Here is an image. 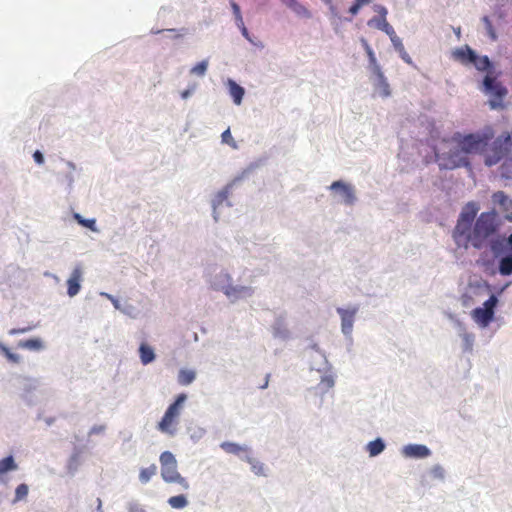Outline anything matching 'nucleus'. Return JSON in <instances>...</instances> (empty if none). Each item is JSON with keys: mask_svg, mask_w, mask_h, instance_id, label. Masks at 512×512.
<instances>
[{"mask_svg": "<svg viewBox=\"0 0 512 512\" xmlns=\"http://www.w3.org/2000/svg\"><path fill=\"white\" fill-rule=\"evenodd\" d=\"M507 241L506 238L503 236H497L496 238H492L490 240V248L492 252L497 255L506 248Z\"/></svg>", "mask_w": 512, "mask_h": 512, "instance_id": "4be33fe9", "label": "nucleus"}, {"mask_svg": "<svg viewBox=\"0 0 512 512\" xmlns=\"http://www.w3.org/2000/svg\"><path fill=\"white\" fill-rule=\"evenodd\" d=\"M454 59L463 65L472 64L478 71L494 72L493 66L488 56H478L469 46L456 49L453 52Z\"/></svg>", "mask_w": 512, "mask_h": 512, "instance_id": "0eeeda50", "label": "nucleus"}, {"mask_svg": "<svg viewBox=\"0 0 512 512\" xmlns=\"http://www.w3.org/2000/svg\"><path fill=\"white\" fill-rule=\"evenodd\" d=\"M482 20H483V22L485 24L486 32L489 35L490 39L495 41L497 39V34H496V31H495V29H494V27L492 25L491 20L489 19L488 16H484Z\"/></svg>", "mask_w": 512, "mask_h": 512, "instance_id": "2f4dec72", "label": "nucleus"}, {"mask_svg": "<svg viewBox=\"0 0 512 512\" xmlns=\"http://www.w3.org/2000/svg\"><path fill=\"white\" fill-rule=\"evenodd\" d=\"M283 1L289 5H292L295 2V0H283Z\"/></svg>", "mask_w": 512, "mask_h": 512, "instance_id": "3c124183", "label": "nucleus"}, {"mask_svg": "<svg viewBox=\"0 0 512 512\" xmlns=\"http://www.w3.org/2000/svg\"><path fill=\"white\" fill-rule=\"evenodd\" d=\"M0 352L7 358L8 361L12 363H19L21 357L18 354H15L10 351L9 348L0 343Z\"/></svg>", "mask_w": 512, "mask_h": 512, "instance_id": "c756f323", "label": "nucleus"}, {"mask_svg": "<svg viewBox=\"0 0 512 512\" xmlns=\"http://www.w3.org/2000/svg\"><path fill=\"white\" fill-rule=\"evenodd\" d=\"M82 279V269L80 267L74 268L71 276L67 280V293L70 297L77 295L80 291V281Z\"/></svg>", "mask_w": 512, "mask_h": 512, "instance_id": "4468645a", "label": "nucleus"}, {"mask_svg": "<svg viewBox=\"0 0 512 512\" xmlns=\"http://www.w3.org/2000/svg\"><path fill=\"white\" fill-rule=\"evenodd\" d=\"M221 447L228 453H232V454H238L242 448L236 444V443H231V442H224L221 444Z\"/></svg>", "mask_w": 512, "mask_h": 512, "instance_id": "473e14b6", "label": "nucleus"}, {"mask_svg": "<svg viewBox=\"0 0 512 512\" xmlns=\"http://www.w3.org/2000/svg\"><path fill=\"white\" fill-rule=\"evenodd\" d=\"M157 466L156 464H151L149 467L141 468L139 472V481L142 484H147L152 477H154L157 474Z\"/></svg>", "mask_w": 512, "mask_h": 512, "instance_id": "412c9836", "label": "nucleus"}, {"mask_svg": "<svg viewBox=\"0 0 512 512\" xmlns=\"http://www.w3.org/2000/svg\"><path fill=\"white\" fill-rule=\"evenodd\" d=\"M197 340V335L194 333V341Z\"/></svg>", "mask_w": 512, "mask_h": 512, "instance_id": "5fc2aeb1", "label": "nucleus"}, {"mask_svg": "<svg viewBox=\"0 0 512 512\" xmlns=\"http://www.w3.org/2000/svg\"><path fill=\"white\" fill-rule=\"evenodd\" d=\"M32 329V327H24V328H13L9 331V334L10 335H17V334H23V333H26L28 331H30Z\"/></svg>", "mask_w": 512, "mask_h": 512, "instance_id": "58836bf2", "label": "nucleus"}, {"mask_svg": "<svg viewBox=\"0 0 512 512\" xmlns=\"http://www.w3.org/2000/svg\"><path fill=\"white\" fill-rule=\"evenodd\" d=\"M232 188V184L226 185L221 191H219L215 197L213 198L212 204H213V210H214V218L217 220V209L221 207L224 203H227V205H230L228 203V197L230 194V190Z\"/></svg>", "mask_w": 512, "mask_h": 512, "instance_id": "dca6fc26", "label": "nucleus"}, {"mask_svg": "<svg viewBox=\"0 0 512 512\" xmlns=\"http://www.w3.org/2000/svg\"><path fill=\"white\" fill-rule=\"evenodd\" d=\"M18 468L13 456H7L0 460V475L5 474L8 471H13Z\"/></svg>", "mask_w": 512, "mask_h": 512, "instance_id": "5701e85b", "label": "nucleus"}, {"mask_svg": "<svg viewBox=\"0 0 512 512\" xmlns=\"http://www.w3.org/2000/svg\"><path fill=\"white\" fill-rule=\"evenodd\" d=\"M374 75L377 78V83L375 85L376 90L379 92V94L382 97H388L391 94L389 83L384 76L382 70L379 72L374 73Z\"/></svg>", "mask_w": 512, "mask_h": 512, "instance_id": "f3484780", "label": "nucleus"}, {"mask_svg": "<svg viewBox=\"0 0 512 512\" xmlns=\"http://www.w3.org/2000/svg\"><path fill=\"white\" fill-rule=\"evenodd\" d=\"M382 13H383V17L382 19L378 22V25L377 27L384 31L389 37H392L394 36L396 33L393 29V27L387 22L386 20V9L385 8H382Z\"/></svg>", "mask_w": 512, "mask_h": 512, "instance_id": "cd10ccee", "label": "nucleus"}, {"mask_svg": "<svg viewBox=\"0 0 512 512\" xmlns=\"http://www.w3.org/2000/svg\"><path fill=\"white\" fill-rule=\"evenodd\" d=\"M161 476L165 482H178L184 489L189 488L188 482L177 472V462L174 455L165 451L160 455Z\"/></svg>", "mask_w": 512, "mask_h": 512, "instance_id": "1a4fd4ad", "label": "nucleus"}, {"mask_svg": "<svg viewBox=\"0 0 512 512\" xmlns=\"http://www.w3.org/2000/svg\"><path fill=\"white\" fill-rule=\"evenodd\" d=\"M283 1L289 5H292L295 2V0H283Z\"/></svg>", "mask_w": 512, "mask_h": 512, "instance_id": "603ef678", "label": "nucleus"}, {"mask_svg": "<svg viewBox=\"0 0 512 512\" xmlns=\"http://www.w3.org/2000/svg\"><path fill=\"white\" fill-rule=\"evenodd\" d=\"M507 241V244H510L512 245V233L510 234V236L506 239Z\"/></svg>", "mask_w": 512, "mask_h": 512, "instance_id": "8fccbe9b", "label": "nucleus"}, {"mask_svg": "<svg viewBox=\"0 0 512 512\" xmlns=\"http://www.w3.org/2000/svg\"><path fill=\"white\" fill-rule=\"evenodd\" d=\"M400 57L408 64H412V60L408 53L406 52L405 48L402 51H399Z\"/></svg>", "mask_w": 512, "mask_h": 512, "instance_id": "37998d69", "label": "nucleus"}, {"mask_svg": "<svg viewBox=\"0 0 512 512\" xmlns=\"http://www.w3.org/2000/svg\"><path fill=\"white\" fill-rule=\"evenodd\" d=\"M499 173L504 179H512V131L493 138L484 152V163L491 167L498 163Z\"/></svg>", "mask_w": 512, "mask_h": 512, "instance_id": "f03ea898", "label": "nucleus"}, {"mask_svg": "<svg viewBox=\"0 0 512 512\" xmlns=\"http://www.w3.org/2000/svg\"><path fill=\"white\" fill-rule=\"evenodd\" d=\"M98 512H103L101 509V501H99Z\"/></svg>", "mask_w": 512, "mask_h": 512, "instance_id": "864d4df0", "label": "nucleus"}, {"mask_svg": "<svg viewBox=\"0 0 512 512\" xmlns=\"http://www.w3.org/2000/svg\"><path fill=\"white\" fill-rule=\"evenodd\" d=\"M28 492H29L28 485H26L24 483L18 485L15 489V497L13 499V503H16V502L26 499V497L28 496Z\"/></svg>", "mask_w": 512, "mask_h": 512, "instance_id": "c85d7f7f", "label": "nucleus"}, {"mask_svg": "<svg viewBox=\"0 0 512 512\" xmlns=\"http://www.w3.org/2000/svg\"><path fill=\"white\" fill-rule=\"evenodd\" d=\"M33 158L35 160V162L39 165L43 164L44 163V157H43V154L37 150L34 152L33 154Z\"/></svg>", "mask_w": 512, "mask_h": 512, "instance_id": "a19ab883", "label": "nucleus"}, {"mask_svg": "<svg viewBox=\"0 0 512 512\" xmlns=\"http://www.w3.org/2000/svg\"><path fill=\"white\" fill-rule=\"evenodd\" d=\"M331 190L339 191L343 198V202L347 205H352L355 201V194L353 188L343 183L342 181H335L330 186Z\"/></svg>", "mask_w": 512, "mask_h": 512, "instance_id": "f8f14e48", "label": "nucleus"}, {"mask_svg": "<svg viewBox=\"0 0 512 512\" xmlns=\"http://www.w3.org/2000/svg\"><path fill=\"white\" fill-rule=\"evenodd\" d=\"M482 91L490 96L489 106L491 109H504V99L508 94L507 88L497 79L494 72L485 75L482 82Z\"/></svg>", "mask_w": 512, "mask_h": 512, "instance_id": "39448f33", "label": "nucleus"}, {"mask_svg": "<svg viewBox=\"0 0 512 512\" xmlns=\"http://www.w3.org/2000/svg\"><path fill=\"white\" fill-rule=\"evenodd\" d=\"M498 299L495 295H491L483 304V307H477L472 311L473 319L481 326L486 327L494 317V308Z\"/></svg>", "mask_w": 512, "mask_h": 512, "instance_id": "9d476101", "label": "nucleus"}, {"mask_svg": "<svg viewBox=\"0 0 512 512\" xmlns=\"http://www.w3.org/2000/svg\"><path fill=\"white\" fill-rule=\"evenodd\" d=\"M361 8V5H359L358 3H354L350 8H349V12L352 14V15H356L358 12H359V9Z\"/></svg>", "mask_w": 512, "mask_h": 512, "instance_id": "c03bdc74", "label": "nucleus"}, {"mask_svg": "<svg viewBox=\"0 0 512 512\" xmlns=\"http://www.w3.org/2000/svg\"><path fill=\"white\" fill-rule=\"evenodd\" d=\"M494 138L492 127H486L481 132L461 135L456 133L452 137L455 147L448 151L435 150L436 160L442 169H455L458 167H470L468 154L481 153L484 155L485 149Z\"/></svg>", "mask_w": 512, "mask_h": 512, "instance_id": "f257e3e1", "label": "nucleus"}, {"mask_svg": "<svg viewBox=\"0 0 512 512\" xmlns=\"http://www.w3.org/2000/svg\"><path fill=\"white\" fill-rule=\"evenodd\" d=\"M492 201L499 206L501 212L505 213L508 220H512V200L503 191L493 193Z\"/></svg>", "mask_w": 512, "mask_h": 512, "instance_id": "9b49d317", "label": "nucleus"}, {"mask_svg": "<svg viewBox=\"0 0 512 512\" xmlns=\"http://www.w3.org/2000/svg\"><path fill=\"white\" fill-rule=\"evenodd\" d=\"M390 40L394 46V48L399 52L404 49V45L402 43V40L395 34L394 36L390 37Z\"/></svg>", "mask_w": 512, "mask_h": 512, "instance_id": "e433bc0d", "label": "nucleus"}, {"mask_svg": "<svg viewBox=\"0 0 512 512\" xmlns=\"http://www.w3.org/2000/svg\"><path fill=\"white\" fill-rule=\"evenodd\" d=\"M229 86V93L231 97L233 98V101L236 105H240L244 96V89L238 85L235 81L229 80L228 81Z\"/></svg>", "mask_w": 512, "mask_h": 512, "instance_id": "a211bd4d", "label": "nucleus"}, {"mask_svg": "<svg viewBox=\"0 0 512 512\" xmlns=\"http://www.w3.org/2000/svg\"><path fill=\"white\" fill-rule=\"evenodd\" d=\"M237 27L241 30L242 35L249 41H251L249 32L244 24V21H242V25L238 22L236 23Z\"/></svg>", "mask_w": 512, "mask_h": 512, "instance_id": "ea45409f", "label": "nucleus"}, {"mask_svg": "<svg viewBox=\"0 0 512 512\" xmlns=\"http://www.w3.org/2000/svg\"><path fill=\"white\" fill-rule=\"evenodd\" d=\"M222 142L229 145L233 149H237L238 145L231 135L230 128H227L221 135Z\"/></svg>", "mask_w": 512, "mask_h": 512, "instance_id": "7c9ffc66", "label": "nucleus"}, {"mask_svg": "<svg viewBox=\"0 0 512 512\" xmlns=\"http://www.w3.org/2000/svg\"><path fill=\"white\" fill-rule=\"evenodd\" d=\"M74 217L79 224L95 231V219H83L79 214H75Z\"/></svg>", "mask_w": 512, "mask_h": 512, "instance_id": "72a5a7b5", "label": "nucleus"}, {"mask_svg": "<svg viewBox=\"0 0 512 512\" xmlns=\"http://www.w3.org/2000/svg\"><path fill=\"white\" fill-rule=\"evenodd\" d=\"M230 4H231V8H232L236 23L239 22L242 25L243 18H242L240 6L233 0H231Z\"/></svg>", "mask_w": 512, "mask_h": 512, "instance_id": "f704fd0d", "label": "nucleus"}, {"mask_svg": "<svg viewBox=\"0 0 512 512\" xmlns=\"http://www.w3.org/2000/svg\"><path fill=\"white\" fill-rule=\"evenodd\" d=\"M385 448L384 442L378 438L374 441H371L368 443L367 450L370 454V456H376L380 454Z\"/></svg>", "mask_w": 512, "mask_h": 512, "instance_id": "bb28decb", "label": "nucleus"}, {"mask_svg": "<svg viewBox=\"0 0 512 512\" xmlns=\"http://www.w3.org/2000/svg\"><path fill=\"white\" fill-rule=\"evenodd\" d=\"M499 273L502 276H508L512 274V256L508 255L503 257L499 262Z\"/></svg>", "mask_w": 512, "mask_h": 512, "instance_id": "393cba45", "label": "nucleus"}, {"mask_svg": "<svg viewBox=\"0 0 512 512\" xmlns=\"http://www.w3.org/2000/svg\"><path fill=\"white\" fill-rule=\"evenodd\" d=\"M252 469L255 472V474H257V475L263 474L264 468H263V465L260 462L253 463L252 464Z\"/></svg>", "mask_w": 512, "mask_h": 512, "instance_id": "79ce46f5", "label": "nucleus"}, {"mask_svg": "<svg viewBox=\"0 0 512 512\" xmlns=\"http://www.w3.org/2000/svg\"><path fill=\"white\" fill-rule=\"evenodd\" d=\"M130 512H146L142 507L140 506H132L130 508Z\"/></svg>", "mask_w": 512, "mask_h": 512, "instance_id": "49530a36", "label": "nucleus"}, {"mask_svg": "<svg viewBox=\"0 0 512 512\" xmlns=\"http://www.w3.org/2000/svg\"><path fill=\"white\" fill-rule=\"evenodd\" d=\"M337 312L339 313V315L341 317V325H342L343 333L349 334L353 328V323H354L355 315L357 313V308H353L351 310L338 308Z\"/></svg>", "mask_w": 512, "mask_h": 512, "instance_id": "ddd939ff", "label": "nucleus"}, {"mask_svg": "<svg viewBox=\"0 0 512 512\" xmlns=\"http://www.w3.org/2000/svg\"><path fill=\"white\" fill-rule=\"evenodd\" d=\"M405 457L425 458L430 455V450L425 445L410 444L403 448Z\"/></svg>", "mask_w": 512, "mask_h": 512, "instance_id": "2eb2a0df", "label": "nucleus"}, {"mask_svg": "<svg viewBox=\"0 0 512 512\" xmlns=\"http://www.w3.org/2000/svg\"><path fill=\"white\" fill-rule=\"evenodd\" d=\"M477 210L476 204L469 203L466 209L461 212L452 233V237L458 247L467 248L469 243L472 245V223L477 214Z\"/></svg>", "mask_w": 512, "mask_h": 512, "instance_id": "20e7f679", "label": "nucleus"}, {"mask_svg": "<svg viewBox=\"0 0 512 512\" xmlns=\"http://www.w3.org/2000/svg\"><path fill=\"white\" fill-rule=\"evenodd\" d=\"M231 276L226 272H220L215 276L212 285L214 289L221 290L231 300L251 297L253 289L248 286H233Z\"/></svg>", "mask_w": 512, "mask_h": 512, "instance_id": "423d86ee", "label": "nucleus"}, {"mask_svg": "<svg viewBox=\"0 0 512 512\" xmlns=\"http://www.w3.org/2000/svg\"><path fill=\"white\" fill-rule=\"evenodd\" d=\"M208 62L201 61L197 65L194 66V73L198 75H204L207 70Z\"/></svg>", "mask_w": 512, "mask_h": 512, "instance_id": "c9c22d12", "label": "nucleus"}, {"mask_svg": "<svg viewBox=\"0 0 512 512\" xmlns=\"http://www.w3.org/2000/svg\"><path fill=\"white\" fill-rule=\"evenodd\" d=\"M370 1L371 0H355V2L361 6L370 3Z\"/></svg>", "mask_w": 512, "mask_h": 512, "instance_id": "de8ad7c7", "label": "nucleus"}, {"mask_svg": "<svg viewBox=\"0 0 512 512\" xmlns=\"http://www.w3.org/2000/svg\"><path fill=\"white\" fill-rule=\"evenodd\" d=\"M188 499L185 495L172 496L168 499V504L174 509H182L188 505Z\"/></svg>", "mask_w": 512, "mask_h": 512, "instance_id": "a878e982", "label": "nucleus"}, {"mask_svg": "<svg viewBox=\"0 0 512 512\" xmlns=\"http://www.w3.org/2000/svg\"><path fill=\"white\" fill-rule=\"evenodd\" d=\"M499 228L498 215L495 211L482 212L476 219L472 230V246L481 249Z\"/></svg>", "mask_w": 512, "mask_h": 512, "instance_id": "7ed1b4c3", "label": "nucleus"}, {"mask_svg": "<svg viewBox=\"0 0 512 512\" xmlns=\"http://www.w3.org/2000/svg\"><path fill=\"white\" fill-rule=\"evenodd\" d=\"M140 359L142 364L147 365L154 361L155 354L152 347L149 345L142 343L139 347Z\"/></svg>", "mask_w": 512, "mask_h": 512, "instance_id": "aec40b11", "label": "nucleus"}, {"mask_svg": "<svg viewBox=\"0 0 512 512\" xmlns=\"http://www.w3.org/2000/svg\"><path fill=\"white\" fill-rule=\"evenodd\" d=\"M269 379H270V374H266L264 383L262 385H260L261 389H265L268 387Z\"/></svg>", "mask_w": 512, "mask_h": 512, "instance_id": "a18cd8bd", "label": "nucleus"}, {"mask_svg": "<svg viewBox=\"0 0 512 512\" xmlns=\"http://www.w3.org/2000/svg\"><path fill=\"white\" fill-rule=\"evenodd\" d=\"M187 400L186 394H180L166 410L163 418L158 423V429L161 432L173 434L178 424V419Z\"/></svg>", "mask_w": 512, "mask_h": 512, "instance_id": "6e6552de", "label": "nucleus"}, {"mask_svg": "<svg viewBox=\"0 0 512 512\" xmlns=\"http://www.w3.org/2000/svg\"><path fill=\"white\" fill-rule=\"evenodd\" d=\"M189 93H190V90H189V89H187V90L183 91V92H182V97H183V98H187V97L189 96Z\"/></svg>", "mask_w": 512, "mask_h": 512, "instance_id": "09e8293b", "label": "nucleus"}, {"mask_svg": "<svg viewBox=\"0 0 512 512\" xmlns=\"http://www.w3.org/2000/svg\"><path fill=\"white\" fill-rule=\"evenodd\" d=\"M192 381V372H182L180 375V382L182 384H189Z\"/></svg>", "mask_w": 512, "mask_h": 512, "instance_id": "4c0bfd02", "label": "nucleus"}, {"mask_svg": "<svg viewBox=\"0 0 512 512\" xmlns=\"http://www.w3.org/2000/svg\"><path fill=\"white\" fill-rule=\"evenodd\" d=\"M362 44H363V47L366 51V54L368 56V59H369V67L372 71V73H376V72H379L381 71V67L380 65L378 64L377 62V59H376V56L374 54V51L372 50V48L370 47V45L368 44V42L366 40H362Z\"/></svg>", "mask_w": 512, "mask_h": 512, "instance_id": "6ab92c4d", "label": "nucleus"}, {"mask_svg": "<svg viewBox=\"0 0 512 512\" xmlns=\"http://www.w3.org/2000/svg\"><path fill=\"white\" fill-rule=\"evenodd\" d=\"M18 347L38 351L43 348V343L40 339L33 338V339L20 341L18 343Z\"/></svg>", "mask_w": 512, "mask_h": 512, "instance_id": "b1692460", "label": "nucleus"}]
</instances>
